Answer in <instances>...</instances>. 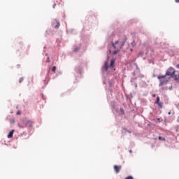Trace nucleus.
<instances>
[{"instance_id":"nucleus-11","label":"nucleus","mask_w":179,"mask_h":179,"mask_svg":"<svg viewBox=\"0 0 179 179\" xmlns=\"http://www.w3.org/2000/svg\"><path fill=\"white\" fill-rule=\"evenodd\" d=\"M158 139H159V141H166V138H165L164 137H162V136H159V137H158Z\"/></svg>"},{"instance_id":"nucleus-20","label":"nucleus","mask_w":179,"mask_h":179,"mask_svg":"<svg viewBox=\"0 0 179 179\" xmlns=\"http://www.w3.org/2000/svg\"><path fill=\"white\" fill-rule=\"evenodd\" d=\"M120 111H121V113H122L124 114V109L120 108Z\"/></svg>"},{"instance_id":"nucleus-13","label":"nucleus","mask_w":179,"mask_h":179,"mask_svg":"<svg viewBox=\"0 0 179 179\" xmlns=\"http://www.w3.org/2000/svg\"><path fill=\"white\" fill-rule=\"evenodd\" d=\"M125 179H134V177L132 176H128Z\"/></svg>"},{"instance_id":"nucleus-16","label":"nucleus","mask_w":179,"mask_h":179,"mask_svg":"<svg viewBox=\"0 0 179 179\" xmlns=\"http://www.w3.org/2000/svg\"><path fill=\"white\" fill-rule=\"evenodd\" d=\"M106 71H107L108 66L107 65V63L105 64Z\"/></svg>"},{"instance_id":"nucleus-27","label":"nucleus","mask_w":179,"mask_h":179,"mask_svg":"<svg viewBox=\"0 0 179 179\" xmlns=\"http://www.w3.org/2000/svg\"><path fill=\"white\" fill-rule=\"evenodd\" d=\"M136 87H138V85H136Z\"/></svg>"},{"instance_id":"nucleus-8","label":"nucleus","mask_w":179,"mask_h":179,"mask_svg":"<svg viewBox=\"0 0 179 179\" xmlns=\"http://www.w3.org/2000/svg\"><path fill=\"white\" fill-rule=\"evenodd\" d=\"M114 62H115V61L114 59H112L110 61V67L113 68L114 66Z\"/></svg>"},{"instance_id":"nucleus-1","label":"nucleus","mask_w":179,"mask_h":179,"mask_svg":"<svg viewBox=\"0 0 179 179\" xmlns=\"http://www.w3.org/2000/svg\"><path fill=\"white\" fill-rule=\"evenodd\" d=\"M176 69L173 67H170L167 69L165 75L158 76L157 79L159 80V87H163L164 85H167L169 83V80H170V78H167V76H171V78H174V73H176Z\"/></svg>"},{"instance_id":"nucleus-21","label":"nucleus","mask_w":179,"mask_h":179,"mask_svg":"<svg viewBox=\"0 0 179 179\" xmlns=\"http://www.w3.org/2000/svg\"><path fill=\"white\" fill-rule=\"evenodd\" d=\"M175 2H176V3H179V0H175Z\"/></svg>"},{"instance_id":"nucleus-6","label":"nucleus","mask_w":179,"mask_h":179,"mask_svg":"<svg viewBox=\"0 0 179 179\" xmlns=\"http://www.w3.org/2000/svg\"><path fill=\"white\" fill-rule=\"evenodd\" d=\"M33 125V121L31 120H28L26 122V126L27 127H31Z\"/></svg>"},{"instance_id":"nucleus-7","label":"nucleus","mask_w":179,"mask_h":179,"mask_svg":"<svg viewBox=\"0 0 179 179\" xmlns=\"http://www.w3.org/2000/svg\"><path fill=\"white\" fill-rule=\"evenodd\" d=\"M57 25L55 27V29H59V26L61 24H59V21L56 20Z\"/></svg>"},{"instance_id":"nucleus-14","label":"nucleus","mask_w":179,"mask_h":179,"mask_svg":"<svg viewBox=\"0 0 179 179\" xmlns=\"http://www.w3.org/2000/svg\"><path fill=\"white\" fill-rule=\"evenodd\" d=\"M118 51H120V50H115L113 52V55H115V54H117L118 52Z\"/></svg>"},{"instance_id":"nucleus-22","label":"nucleus","mask_w":179,"mask_h":179,"mask_svg":"<svg viewBox=\"0 0 179 179\" xmlns=\"http://www.w3.org/2000/svg\"><path fill=\"white\" fill-rule=\"evenodd\" d=\"M173 90V86H171V87H170V90Z\"/></svg>"},{"instance_id":"nucleus-28","label":"nucleus","mask_w":179,"mask_h":179,"mask_svg":"<svg viewBox=\"0 0 179 179\" xmlns=\"http://www.w3.org/2000/svg\"><path fill=\"white\" fill-rule=\"evenodd\" d=\"M178 122H179V119L178 120Z\"/></svg>"},{"instance_id":"nucleus-17","label":"nucleus","mask_w":179,"mask_h":179,"mask_svg":"<svg viewBox=\"0 0 179 179\" xmlns=\"http://www.w3.org/2000/svg\"><path fill=\"white\" fill-rule=\"evenodd\" d=\"M50 62V57H47V59H46V62Z\"/></svg>"},{"instance_id":"nucleus-4","label":"nucleus","mask_w":179,"mask_h":179,"mask_svg":"<svg viewBox=\"0 0 179 179\" xmlns=\"http://www.w3.org/2000/svg\"><path fill=\"white\" fill-rule=\"evenodd\" d=\"M171 78H173L174 80H176V82H179V72L177 71L176 74L175 73L173 75V77H171Z\"/></svg>"},{"instance_id":"nucleus-23","label":"nucleus","mask_w":179,"mask_h":179,"mask_svg":"<svg viewBox=\"0 0 179 179\" xmlns=\"http://www.w3.org/2000/svg\"><path fill=\"white\" fill-rule=\"evenodd\" d=\"M152 97H156V94H152Z\"/></svg>"},{"instance_id":"nucleus-19","label":"nucleus","mask_w":179,"mask_h":179,"mask_svg":"<svg viewBox=\"0 0 179 179\" xmlns=\"http://www.w3.org/2000/svg\"><path fill=\"white\" fill-rule=\"evenodd\" d=\"M76 51H79V48L74 49V52H76Z\"/></svg>"},{"instance_id":"nucleus-18","label":"nucleus","mask_w":179,"mask_h":179,"mask_svg":"<svg viewBox=\"0 0 179 179\" xmlns=\"http://www.w3.org/2000/svg\"><path fill=\"white\" fill-rule=\"evenodd\" d=\"M23 80V78H20L19 80L20 83H22V81Z\"/></svg>"},{"instance_id":"nucleus-15","label":"nucleus","mask_w":179,"mask_h":179,"mask_svg":"<svg viewBox=\"0 0 179 179\" xmlns=\"http://www.w3.org/2000/svg\"><path fill=\"white\" fill-rule=\"evenodd\" d=\"M20 114H22V112H20V110H18L17 112V115H20Z\"/></svg>"},{"instance_id":"nucleus-25","label":"nucleus","mask_w":179,"mask_h":179,"mask_svg":"<svg viewBox=\"0 0 179 179\" xmlns=\"http://www.w3.org/2000/svg\"><path fill=\"white\" fill-rule=\"evenodd\" d=\"M168 114H169V115H170V114H171V112H169Z\"/></svg>"},{"instance_id":"nucleus-10","label":"nucleus","mask_w":179,"mask_h":179,"mask_svg":"<svg viewBox=\"0 0 179 179\" xmlns=\"http://www.w3.org/2000/svg\"><path fill=\"white\" fill-rule=\"evenodd\" d=\"M52 72H54V73H55L56 71H57V66H53L52 69Z\"/></svg>"},{"instance_id":"nucleus-2","label":"nucleus","mask_w":179,"mask_h":179,"mask_svg":"<svg viewBox=\"0 0 179 179\" xmlns=\"http://www.w3.org/2000/svg\"><path fill=\"white\" fill-rule=\"evenodd\" d=\"M113 48L117 50V51H120L124 47L125 45V41H116L115 43L112 42L111 43Z\"/></svg>"},{"instance_id":"nucleus-26","label":"nucleus","mask_w":179,"mask_h":179,"mask_svg":"<svg viewBox=\"0 0 179 179\" xmlns=\"http://www.w3.org/2000/svg\"><path fill=\"white\" fill-rule=\"evenodd\" d=\"M55 5H56V4H54V5H53V8H55Z\"/></svg>"},{"instance_id":"nucleus-3","label":"nucleus","mask_w":179,"mask_h":179,"mask_svg":"<svg viewBox=\"0 0 179 179\" xmlns=\"http://www.w3.org/2000/svg\"><path fill=\"white\" fill-rule=\"evenodd\" d=\"M122 166L121 165L117 166V165H115L114 166V170L115 171V173H120V171H121Z\"/></svg>"},{"instance_id":"nucleus-24","label":"nucleus","mask_w":179,"mask_h":179,"mask_svg":"<svg viewBox=\"0 0 179 179\" xmlns=\"http://www.w3.org/2000/svg\"><path fill=\"white\" fill-rule=\"evenodd\" d=\"M129 152V153H131L132 152V150H130Z\"/></svg>"},{"instance_id":"nucleus-5","label":"nucleus","mask_w":179,"mask_h":179,"mask_svg":"<svg viewBox=\"0 0 179 179\" xmlns=\"http://www.w3.org/2000/svg\"><path fill=\"white\" fill-rule=\"evenodd\" d=\"M14 132H15V130H12L11 131H10V133L7 136V138H8L9 139H10V138H13Z\"/></svg>"},{"instance_id":"nucleus-12","label":"nucleus","mask_w":179,"mask_h":179,"mask_svg":"<svg viewBox=\"0 0 179 179\" xmlns=\"http://www.w3.org/2000/svg\"><path fill=\"white\" fill-rule=\"evenodd\" d=\"M158 104V106H159V108H163V103H157Z\"/></svg>"},{"instance_id":"nucleus-9","label":"nucleus","mask_w":179,"mask_h":179,"mask_svg":"<svg viewBox=\"0 0 179 179\" xmlns=\"http://www.w3.org/2000/svg\"><path fill=\"white\" fill-rule=\"evenodd\" d=\"M160 103V97L157 96V100L155 101V104H159Z\"/></svg>"}]
</instances>
